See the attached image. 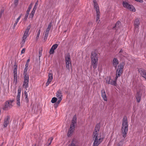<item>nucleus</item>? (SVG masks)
<instances>
[{"mask_svg": "<svg viewBox=\"0 0 146 146\" xmlns=\"http://www.w3.org/2000/svg\"><path fill=\"white\" fill-rule=\"evenodd\" d=\"M99 127L96 126L93 133L94 146H98L103 140V137L102 136L101 133H99Z\"/></svg>", "mask_w": 146, "mask_h": 146, "instance_id": "1", "label": "nucleus"}, {"mask_svg": "<svg viewBox=\"0 0 146 146\" xmlns=\"http://www.w3.org/2000/svg\"><path fill=\"white\" fill-rule=\"evenodd\" d=\"M124 64L123 63L120 64L118 66V68L117 70L116 77L115 80H113L111 79L110 77H107L106 78V83L108 84L112 85H115L116 84V80L118 77L120 76L121 74L123 72V68Z\"/></svg>", "mask_w": 146, "mask_h": 146, "instance_id": "2", "label": "nucleus"}, {"mask_svg": "<svg viewBox=\"0 0 146 146\" xmlns=\"http://www.w3.org/2000/svg\"><path fill=\"white\" fill-rule=\"evenodd\" d=\"M128 126L127 119L126 118H124L123 120L121 131L122 136L124 138L126 137L127 133Z\"/></svg>", "mask_w": 146, "mask_h": 146, "instance_id": "3", "label": "nucleus"}, {"mask_svg": "<svg viewBox=\"0 0 146 146\" xmlns=\"http://www.w3.org/2000/svg\"><path fill=\"white\" fill-rule=\"evenodd\" d=\"M91 65L94 69H96L98 64V57L97 54L94 52H92L91 54Z\"/></svg>", "mask_w": 146, "mask_h": 146, "instance_id": "4", "label": "nucleus"}, {"mask_svg": "<svg viewBox=\"0 0 146 146\" xmlns=\"http://www.w3.org/2000/svg\"><path fill=\"white\" fill-rule=\"evenodd\" d=\"M94 5V8L96 9V20L98 21H99L100 17V13L99 11L98 5L96 3V0L93 1Z\"/></svg>", "mask_w": 146, "mask_h": 146, "instance_id": "5", "label": "nucleus"}, {"mask_svg": "<svg viewBox=\"0 0 146 146\" xmlns=\"http://www.w3.org/2000/svg\"><path fill=\"white\" fill-rule=\"evenodd\" d=\"M123 7L131 11L135 12L136 11L134 7L132 5H129L126 1H123Z\"/></svg>", "mask_w": 146, "mask_h": 146, "instance_id": "6", "label": "nucleus"}, {"mask_svg": "<svg viewBox=\"0 0 146 146\" xmlns=\"http://www.w3.org/2000/svg\"><path fill=\"white\" fill-rule=\"evenodd\" d=\"M66 66L67 69L69 70L70 66H71V62L70 56L69 54L66 55L65 57Z\"/></svg>", "mask_w": 146, "mask_h": 146, "instance_id": "7", "label": "nucleus"}, {"mask_svg": "<svg viewBox=\"0 0 146 146\" xmlns=\"http://www.w3.org/2000/svg\"><path fill=\"white\" fill-rule=\"evenodd\" d=\"M13 102V100L8 101L6 102L3 107V109L6 110L11 108L12 106V103Z\"/></svg>", "mask_w": 146, "mask_h": 146, "instance_id": "8", "label": "nucleus"}, {"mask_svg": "<svg viewBox=\"0 0 146 146\" xmlns=\"http://www.w3.org/2000/svg\"><path fill=\"white\" fill-rule=\"evenodd\" d=\"M29 80V76L26 75V76H24L23 86L25 88L27 89L28 87Z\"/></svg>", "mask_w": 146, "mask_h": 146, "instance_id": "9", "label": "nucleus"}, {"mask_svg": "<svg viewBox=\"0 0 146 146\" xmlns=\"http://www.w3.org/2000/svg\"><path fill=\"white\" fill-rule=\"evenodd\" d=\"M134 31L137 33L138 31L139 22L138 19H136L134 22Z\"/></svg>", "mask_w": 146, "mask_h": 146, "instance_id": "10", "label": "nucleus"}, {"mask_svg": "<svg viewBox=\"0 0 146 146\" xmlns=\"http://www.w3.org/2000/svg\"><path fill=\"white\" fill-rule=\"evenodd\" d=\"M51 27V23H50L48 25V27L46 30L45 32V34L44 36V39H46L49 32L50 30V28Z\"/></svg>", "mask_w": 146, "mask_h": 146, "instance_id": "11", "label": "nucleus"}, {"mask_svg": "<svg viewBox=\"0 0 146 146\" xmlns=\"http://www.w3.org/2000/svg\"><path fill=\"white\" fill-rule=\"evenodd\" d=\"M53 78V74L52 73H49L48 74V77L47 81L46 83V86H48L50 83L51 82Z\"/></svg>", "mask_w": 146, "mask_h": 146, "instance_id": "12", "label": "nucleus"}, {"mask_svg": "<svg viewBox=\"0 0 146 146\" xmlns=\"http://www.w3.org/2000/svg\"><path fill=\"white\" fill-rule=\"evenodd\" d=\"M10 122L9 117L8 116H6L4 119L3 125L4 127H6Z\"/></svg>", "mask_w": 146, "mask_h": 146, "instance_id": "13", "label": "nucleus"}, {"mask_svg": "<svg viewBox=\"0 0 146 146\" xmlns=\"http://www.w3.org/2000/svg\"><path fill=\"white\" fill-rule=\"evenodd\" d=\"M31 26L29 25L28 26L26 29L25 31L24 35H23V37H24V38H27V37L29 35V31L30 29Z\"/></svg>", "mask_w": 146, "mask_h": 146, "instance_id": "14", "label": "nucleus"}, {"mask_svg": "<svg viewBox=\"0 0 146 146\" xmlns=\"http://www.w3.org/2000/svg\"><path fill=\"white\" fill-rule=\"evenodd\" d=\"M139 71L142 76L146 80V71L141 68L139 69Z\"/></svg>", "mask_w": 146, "mask_h": 146, "instance_id": "15", "label": "nucleus"}, {"mask_svg": "<svg viewBox=\"0 0 146 146\" xmlns=\"http://www.w3.org/2000/svg\"><path fill=\"white\" fill-rule=\"evenodd\" d=\"M76 115L74 116L72 122V124L71 125L70 127H75V126L76 125Z\"/></svg>", "mask_w": 146, "mask_h": 146, "instance_id": "16", "label": "nucleus"}, {"mask_svg": "<svg viewBox=\"0 0 146 146\" xmlns=\"http://www.w3.org/2000/svg\"><path fill=\"white\" fill-rule=\"evenodd\" d=\"M58 46L57 44L53 45L51 47L50 51V54H53L54 52V50L58 47Z\"/></svg>", "mask_w": 146, "mask_h": 146, "instance_id": "17", "label": "nucleus"}, {"mask_svg": "<svg viewBox=\"0 0 146 146\" xmlns=\"http://www.w3.org/2000/svg\"><path fill=\"white\" fill-rule=\"evenodd\" d=\"M74 127H70V128L69 129L67 133V136L68 137H70L72 135L74 129Z\"/></svg>", "mask_w": 146, "mask_h": 146, "instance_id": "18", "label": "nucleus"}, {"mask_svg": "<svg viewBox=\"0 0 146 146\" xmlns=\"http://www.w3.org/2000/svg\"><path fill=\"white\" fill-rule=\"evenodd\" d=\"M101 94H102V96L104 99V100L105 101H107V97L106 94V93L105 91L104 90H102L101 91Z\"/></svg>", "mask_w": 146, "mask_h": 146, "instance_id": "19", "label": "nucleus"}, {"mask_svg": "<svg viewBox=\"0 0 146 146\" xmlns=\"http://www.w3.org/2000/svg\"><path fill=\"white\" fill-rule=\"evenodd\" d=\"M119 62L117 59L116 58H114L113 61V66L116 68Z\"/></svg>", "mask_w": 146, "mask_h": 146, "instance_id": "20", "label": "nucleus"}, {"mask_svg": "<svg viewBox=\"0 0 146 146\" xmlns=\"http://www.w3.org/2000/svg\"><path fill=\"white\" fill-rule=\"evenodd\" d=\"M141 94L139 92H137L136 96V98L137 101L138 102H139L141 99Z\"/></svg>", "mask_w": 146, "mask_h": 146, "instance_id": "21", "label": "nucleus"}, {"mask_svg": "<svg viewBox=\"0 0 146 146\" xmlns=\"http://www.w3.org/2000/svg\"><path fill=\"white\" fill-rule=\"evenodd\" d=\"M14 69H13V76H17V66L15 64L14 66Z\"/></svg>", "mask_w": 146, "mask_h": 146, "instance_id": "22", "label": "nucleus"}, {"mask_svg": "<svg viewBox=\"0 0 146 146\" xmlns=\"http://www.w3.org/2000/svg\"><path fill=\"white\" fill-rule=\"evenodd\" d=\"M56 96L58 99H62V96L60 91L59 90L57 91L56 94Z\"/></svg>", "mask_w": 146, "mask_h": 146, "instance_id": "23", "label": "nucleus"}, {"mask_svg": "<svg viewBox=\"0 0 146 146\" xmlns=\"http://www.w3.org/2000/svg\"><path fill=\"white\" fill-rule=\"evenodd\" d=\"M16 104L18 107L21 106L20 97H16Z\"/></svg>", "mask_w": 146, "mask_h": 146, "instance_id": "24", "label": "nucleus"}, {"mask_svg": "<svg viewBox=\"0 0 146 146\" xmlns=\"http://www.w3.org/2000/svg\"><path fill=\"white\" fill-rule=\"evenodd\" d=\"M53 139V138L52 137H51L50 138H49L48 139V142L46 144V146H48L50 145L51 144Z\"/></svg>", "mask_w": 146, "mask_h": 146, "instance_id": "25", "label": "nucleus"}, {"mask_svg": "<svg viewBox=\"0 0 146 146\" xmlns=\"http://www.w3.org/2000/svg\"><path fill=\"white\" fill-rule=\"evenodd\" d=\"M21 91V88H19L17 90V94L16 97H20Z\"/></svg>", "mask_w": 146, "mask_h": 146, "instance_id": "26", "label": "nucleus"}, {"mask_svg": "<svg viewBox=\"0 0 146 146\" xmlns=\"http://www.w3.org/2000/svg\"><path fill=\"white\" fill-rule=\"evenodd\" d=\"M27 38H24V37H23L22 39V41L21 43V47H23L24 45L25 42Z\"/></svg>", "mask_w": 146, "mask_h": 146, "instance_id": "27", "label": "nucleus"}, {"mask_svg": "<svg viewBox=\"0 0 146 146\" xmlns=\"http://www.w3.org/2000/svg\"><path fill=\"white\" fill-rule=\"evenodd\" d=\"M14 77V83L16 85L17 83V76H13Z\"/></svg>", "mask_w": 146, "mask_h": 146, "instance_id": "28", "label": "nucleus"}, {"mask_svg": "<svg viewBox=\"0 0 146 146\" xmlns=\"http://www.w3.org/2000/svg\"><path fill=\"white\" fill-rule=\"evenodd\" d=\"M25 101L27 103L29 101V100L28 98L27 93L26 91H25Z\"/></svg>", "mask_w": 146, "mask_h": 146, "instance_id": "29", "label": "nucleus"}, {"mask_svg": "<svg viewBox=\"0 0 146 146\" xmlns=\"http://www.w3.org/2000/svg\"><path fill=\"white\" fill-rule=\"evenodd\" d=\"M28 68H26L25 67L24 70V72H23V75L24 76H26V75L29 76L28 74H27V70Z\"/></svg>", "mask_w": 146, "mask_h": 146, "instance_id": "30", "label": "nucleus"}, {"mask_svg": "<svg viewBox=\"0 0 146 146\" xmlns=\"http://www.w3.org/2000/svg\"><path fill=\"white\" fill-rule=\"evenodd\" d=\"M121 25V22L120 21H118L116 23L115 26V27L116 28H119Z\"/></svg>", "mask_w": 146, "mask_h": 146, "instance_id": "31", "label": "nucleus"}, {"mask_svg": "<svg viewBox=\"0 0 146 146\" xmlns=\"http://www.w3.org/2000/svg\"><path fill=\"white\" fill-rule=\"evenodd\" d=\"M40 29H39L37 32V34L36 35V40H37L38 39V37L39 36L40 33Z\"/></svg>", "mask_w": 146, "mask_h": 146, "instance_id": "32", "label": "nucleus"}, {"mask_svg": "<svg viewBox=\"0 0 146 146\" xmlns=\"http://www.w3.org/2000/svg\"><path fill=\"white\" fill-rule=\"evenodd\" d=\"M57 100V98L55 97H53L52 98L51 102L52 103H54L56 102Z\"/></svg>", "mask_w": 146, "mask_h": 146, "instance_id": "33", "label": "nucleus"}, {"mask_svg": "<svg viewBox=\"0 0 146 146\" xmlns=\"http://www.w3.org/2000/svg\"><path fill=\"white\" fill-rule=\"evenodd\" d=\"M124 140L121 141L119 142L117 144V146H122Z\"/></svg>", "mask_w": 146, "mask_h": 146, "instance_id": "34", "label": "nucleus"}, {"mask_svg": "<svg viewBox=\"0 0 146 146\" xmlns=\"http://www.w3.org/2000/svg\"><path fill=\"white\" fill-rule=\"evenodd\" d=\"M22 15V14L20 15V16H19V17L18 18H17V19L15 21L18 23V21H19V20L20 19Z\"/></svg>", "mask_w": 146, "mask_h": 146, "instance_id": "35", "label": "nucleus"}, {"mask_svg": "<svg viewBox=\"0 0 146 146\" xmlns=\"http://www.w3.org/2000/svg\"><path fill=\"white\" fill-rule=\"evenodd\" d=\"M29 14L26 13L25 15V17L24 18V20H26L27 19L29 15Z\"/></svg>", "mask_w": 146, "mask_h": 146, "instance_id": "36", "label": "nucleus"}, {"mask_svg": "<svg viewBox=\"0 0 146 146\" xmlns=\"http://www.w3.org/2000/svg\"><path fill=\"white\" fill-rule=\"evenodd\" d=\"M17 23H18L17 22L15 21V23H14V25L13 26V29H15V27L17 25Z\"/></svg>", "mask_w": 146, "mask_h": 146, "instance_id": "37", "label": "nucleus"}, {"mask_svg": "<svg viewBox=\"0 0 146 146\" xmlns=\"http://www.w3.org/2000/svg\"><path fill=\"white\" fill-rule=\"evenodd\" d=\"M34 15L33 14L31 13L30 14L29 17L30 18H32L34 16Z\"/></svg>", "mask_w": 146, "mask_h": 146, "instance_id": "38", "label": "nucleus"}, {"mask_svg": "<svg viewBox=\"0 0 146 146\" xmlns=\"http://www.w3.org/2000/svg\"><path fill=\"white\" fill-rule=\"evenodd\" d=\"M35 9H33L32 11H31V13H32V14H33L34 15V14L35 13Z\"/></svg>", "mask_w": 146, "mask_h": 146, "instance_id": "39", "label": "nucleus"}, {"mask_svg": "<svg viewBox=\"0 0 146 146\" xmlns=\"http://www.w3.org/2000/svg\"><path fill=\"white\" fill-rule=\"evenodd\" d=\"M25 52V48L23 49L21 52V54H22L24 53Z\"/></svg>", "mask_w": 146, "mask_h": 146, "instance_id": "40", "label": "nucleus"}, {"mask_svg": "<svg viewBox=\"0 0 146 146\" xmlns=\"http://www.w3.org/2000/svg\"><path fill=\"white\" fill-rule=\"evenodd\" d=\"M70 146H76L75 144L74 143V142H72L71 143Z\"/></svg>", "mask_w": 146, "mask_h": 146, "instance_id": "41", "label": "nucleus"}, {"mask_svg": "<svg viewBox=\"0 0 146 146\" xmlns=\"http://www.w3.org/2000/svg\"><path fill=\"white\" fill-rule=\"evenodd\" d=\"M41 55H42L41 52L39 51V54H38V56H39V58L41 56Z\"/></svg>", "mask_w": 146, "mask_h": 146, "instance_id": "42", "label": "nucleus"}, {"mask_svg": "<svg viewBox=\"0 0 146 146\" xmlns=\"http://www.w3.org/2000/svg\"><path fill=\"white\" fill-rule=\"evenodd\" d=\"M32 4H31V5H29V6L28 8V9L30 10L31 9V8H32Z\"/></svg>", "mask_w": 146, "mask_h": 146, "instance_id": "43", "label": "nucleus"}, {"mask_svg": "<svg viewBox=\"0 0 146 146\" xmlns=\"http://www.w3.org/2000/svg\"><path fill=\"white\" fill-rule=\"evenodd\" d=\"M62 99H58V101L56 102V103L57 104H59L60 102H61V100H62Z\"/></svg>", "mask_w": 146, "mask_h": 146, "instance_id": "44", "label": "nucleus"}, {"mask_svg": "<svg viewBox=\"0 0 146 146\" xmlns=\"http://www.w3.org/2000/svg\"><path fill=\"white\" fill-rule=\"evenodd\" d=\"M29 63L26 62L25 67H26V68H28V67L29 66Z\"/></svg>", "mask_w": 146, "mask_h": 146, "instance_id": "45", "label": "nucleus"}, {"mask_svg": "<svg viewBox=\"0 0 146 146\" xmlns=\"http://www.w3.org/2000/svg\"><path fill=\"white\" fill-rule=\"evenodd\" d=\"M18 0H15V5H16L18 3Z\"/></svg>", "mask_w": 146, "mask_h": 146, "instance_id": "46", "label": "nucleus"}, {"mask_svg": "<svg viewBox=\"0 0 146 146\" xmlns=\"http://www.w3.org/2000/svg\"><path fill=\"white\" fill-rule=\"evenodd\" d=\"M58 104H57L56 103H55L54 104V107L55 108H56L58 106Z\"/></svg>", "mask_w": 146, "mask_h": 146, "instance_id": "47", "label": "nucleus"}, {"mask_svg": "<svg viewBox=\"0 0 146 146\" xmlns=\"http://www.w3.org/2000/svg\"><path fill=\"white\" fill-rule=\"evenodd\" d=\"M30 11V10L28 9H27V11H26V13H27V14H29Z\"/></svg>", "mask_w": 146, "mask_h": 146, "instance_id": "48", "label": "nucleus"}, {"mask_svg": "<svg viewBox=\"0 0 146 146\" xmlns=\"http://www.w3.org/2000/svg\"><path fill=\"white\" fill-rule=\"evenodd\" d=\"M30 61V59H29L27 60L26 62L29 63V62Z\"/></svg>", "mask_w": 146, "mask_h": 146, "instance_id": "49", "label": "nucleus"}, {"mask_svg": "<svg viewBox=\"0 0 146 146\" xmlns=\"http://www.w3.org/2000/svg\"><path fill=\"white\" fill-rule=\"evenodd\" d=\"M37 5H38V3L37 2L36 3L35 6H37Z\"/></svg>", "mask_w": 146, "mask_h": 146, "instance_id": "50", "label": "nucleus"}, {"mask_svg": "<svg viewBox=\"0 0 146 146\" xmlns=\"http://www.w3.org/2000/svg\"><path fill=\"white\" fill-rule=\"evenodd\" d=\"M36 6H35L33 9H35V11H36Z\"/></svg>", "mask_w": 146, "mask_h": 146, "instance_id": "51", "label": "nucleus"}, {"mask_svg": "<svg viewBox=\"0 0 146 146\" xmlns=\"http://www.w3.org/2000/svg\"><path fill=\"white\" fill-rule=\"evenodd\" d=\"M122 49L121 50H120V52H122Z\"/></svg>", "mask_w": 146, "mask_h": 146, "instance_id": "52", "label": "nucleus"}, {"mask_svg": "<svg viewBox=\"0 0 146 146\" xmlns=\"http://www.w3.org/2000/svg\"><path fill=\"white\" fill-rule=\"evenodd\" d=\"M34 146H35V145Z\"/></svg>", "mask_w": 146, "mask_h": 146, "instance_id": "53", "label": "nucleus"}]
</instances>
